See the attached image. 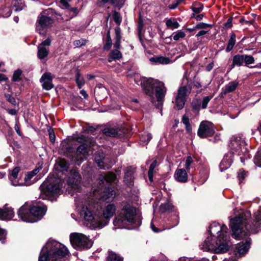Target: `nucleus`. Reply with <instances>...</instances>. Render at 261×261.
Here are the masks:
<instances>
[{
	"label": "nucleus",
	"instance_id": "32",
	"mask_svg": "<svg viewBox=\"0 0 261 261\" xmlns=\"http://www.w3.org/2000/svg\"><path fill=\"white\" fill-rule=\"evenodd\" d=\"M238 83L236 82H229L227 85L225 86L224 89V93H230L236 90L238 86Z\"/></svg>",
	"mask_w": 261,
	"mask_h": 261
},
{
	"label": "nucleus",
	"instance_id": "55",
	"mask_svg": "<svg viewBox=\"0 0 261 261\" xmlns=\"http://www.w3.org/2000/svg\"><path fill=\"white\" fill-rule=\"evenodd\" d=\"M144 26V20L143 17H139L138 22V32L140 34Z\"/></svg>",
	"mask_w": 261,
	"mask_h": 261
},
{
	"label": "nucleus",
	"instance_id": "61",
	"mask_svg": "<svg viewBox=\"0 0 261 261\" xmlns=\"http://www.w3.org/2000/svg\"><path fill=\"white\" fill-rule=\"evenodd\" d=\"M156 166H157V162H156V161L155 160L150 165L148 172L153 173L154 169L156 167Z\"/></svg>",
	"mask_w": 261,
	"mask_h": 261
},
{
	"label": "nucleus",
	"instance_id": "45",
	"mask_svg": "<svg viewBox=\"0 0 261 261\" xmlns=\"http://www.w3.org/2000/svg\"><path fill=\"white\" fill-rule=\"evenodd\" d=\"M112 44V40L111 38L110 32H108L107 34V41L106 43L103 46L105 50H109L111 48Z\"/></svg>",
	"mask_w": 261,
	"mask_h": 261
},
{
	"label": "nucleus",
	"instance_id": "17",
	"mask_svg": "<svg viewBox=\"0 0 261 261\" xmlns=\"http://www.w3.org/2000/svg\"><path fill=\"white\" fill-rule=\"evenodd\" d=\"M54 22L51 17H39L36 23V29L40 35H44L46 29Z\"/></svg>",
	"mask_w": 261,
	"mask_h": 261
},
{
	"label": "nucleus",
	"instance_id": "3",
	"mask_svg": "<svg viewBox=\"0 0 261 261\" xmlns=\"http://www.w3.org/2000/svg\"><path fill=\"white\" fill-rule=\"evenodd\" d=\"M68 252L64 245L55 240H49L42 249L39 261H60Z\"/></svg>",
	"mask_w": 261,
	"mask_h": 261
},
{
	"label": "nucleus",
	"instance_id": "34",
	"mask_svg": "<svg viewBox=\"0 0 261 261\" xmlns=\"http://www.w3.org/2000/svg\"><path fill=\"white\" fill-rule=\"evenodd\" d=\"M150 61L162 64H167L170 61L168 58L162 56L152 58L150 59Z\"/></svg>",
	"mask_w": 261,
	"mask_h": 261
},
{
	"label": "nucleus",
	"instance_id": "12",
	"mask_svg": "<svg viewBox=\"0 0 261 261\" xmlns=\"http://www.w3.org/2000/svg\"><path fill=\"white\" fill-rule=\"evenodd\" d=\"M227 227L223 225L221 226L217 222H213L209 227L208 231L210 237L217 238V239H221L223 241L224 239L227 238L229 241V237L227 234Z\"/></svg>",
	"mask_w": 261,
	"mask_h": 261
},
{
	"label": "nucleus",
	"instance_id": "22",
	"mask_svg": "<svg viewBox=\"0 0 261 261\" xmlns=\"http://www.w3.org/2000/svg\"><path fill=\"white\" fill-rule=\"evenodd\" d=\"M14 213L11 207H7L6 205L3 208H0V219L8 220L14 216Z\"/></svg>",
	"mask_w": 261,
	"mask_h": 261
},
{
	"label": "nucleus",
	"instance_id": "9",
	"mask_svg": "<svg viewBox=\"0 0 261 261\" xmlns=\"http://www.w3.org/2000/svg\"><path fill=\"white\" fill-rule=\"evenodd\" d=\"M70 241L72 246L76 249H89L92 246V242L83 233L73 232L70 235Z\"/></svg>",
	"mask_w": 261,
	"mask_h": 261
},
{
	"label": "nucleus",
	"instance_id": "16",
	"mask_svg": "<svg viewBox=\"0 0 261 261\" xmlns=\"http://www.w3.org/2000/svg\"><path fill=\"white\" fill-rule=\"evenodd\" d=\"M62 185L60 184L50 183L42 190V193L48 198L58 196L60 194Z\"/></svg>",
	"mask_w": 261,
	"mask_h": 261
},
{
	"label": "nucleus",
	"instance_id": "52",
	"mask_svg": "<svg viewBox=\"0 0 261 261\" xmlns=\"http://www.w3.org/2000/svg\"><path fill=\"white\" fill-rule=\"evenodd\" d=\"M193 159L191 158V156H188V158H187V160L186 161V164H185V167H186V170H190V165L193 163Z\"/></svg>",
	"mask_w": 261,
	"mask_h": 261
},
{
	"label": "nucleus",
	"instance_id": "40",
	"mask_svg": "<svg viewBox=\"0 0 261 261\" xmlns=\"http://www.w3.org/2000/svg\"><path fill=\"white\" fill-rule=\"evenodd\" d=\"M173 39L175 41H178L181 38H183L186 36V34L184 32L179 30L176 32H174L172 34Z\"/></svg>",
	"mask_w": 261,
	"mask_h": 261
},
{
	"label": "nucleus",
	"instance_id": "48",
	"mask_svg": "<svg viewBox=\"0 0 261 261\" xmlns=\"http://www.w3.org/2000/svg\"><path fill=\"white\" fill-rule=\"evenodd\" d=\"M87 40L84 39H81L80 40H75L73 42V45L77 47H81L86 44Z\"/></svg>",
	"mask_w": 261,
	"mask_h": 261
},
{
	"label": "nucleus",
	"instance_id": "46",
	"mask_svg": "<svg viewBox=\"0 0 261 261\" xmlns=\"http://www.w3.org/2000/svg\"><path fill=\"white\" fill-rule=\"evenodd\" d=\"M193 108L196 110H199L201 108V100L199 99H194L192 102Z\"/></svg>",
	"mask_w": 261,
	"mask_h": 261
},
{
	"label": "nucleus",
	"instance_id": "63",
	"mask_svg": "<svg viewBox=\"0 0 261 261\" xmlns=\"http://www.w3.org/2000/svg\"><path fill=\"white\" fill-rule=\"evenodd\" d=\"M232 18L229 17L227 20V22L225 23L224 25L227 28H230L232 27Z\"/></svg>",
	"mask_w": 261,
	"mask_h": 261
},
{
	"label": "nucleus",
	"instance_id": "54",
	"mask_svg": "<svg viewBox=\"0 0 261 261\" xmlns=\"http://www.w3.org/2000/svg\"><path fill=\"white\" fill-rule=\"evenodd\" d=\"M21 74V71L20 70L15 71L13 75V80L14 81H17L19 80L20 76Z\"/></svg>",
	"mask_w": 261,
	"mask_h": 261
},
{
	"label": "nucleus",
	"instance_id": "49",
	"mask_svg": "<svg viewBox=\"0 0 261 261\" xmlns=\"http://www.w3.org/2000/svg\"><path fill=\"white\" fill-rule=\"evenodd\" d=\"M212 25L208 24V23H205L203 22H199L196 24L195 26V29H205L208 27H211Z\"/></svg>",
	"mask_w": 261,
	"mask_h": 261
},
{
	"label": "nucleus",
	"instance_id": "29",
	"mask_svg": "<svg viewBox=\"0 0 261 261\" xmlns=\"http://www.w3.org/2000/svg\"><path fill=\"white\" fill-rule=\"evenodd\" d=\"M122 58V54L118 49H114L111 51L109 57L108 61L112 62L113 60H119Z\"/></svg>",
	"mask_w": 261,
	"mask_h": 261
},
{
	"label": "nucleus",
	"instance_id": "15",
	"mask_svg": "<svg viewBox=\"0 0 261 261\" xmlns=\"http://www.w3.org/2000/svg\"><path fill=\"white\" fill-rule=\"evenodd\" d=\"M67 184L75 190L79 191L81 188V176L75 169H72L66 179Z\"/></svg>",
	"mask_w": 261,
	"mask_h": 261
},
{
	"label": "nucleus",
	"instance_id": "42",
	"mask_svg": "<svg viewBox=\"0 0 261 261\" xmlns=\"http://www.w3.org/2000/svg\"><path fill=\"white\" fill-rule=\"evenodd\" d=\"M77 154L85 155L88 152L87 147L85 144H82L79 146L76 150Z\"/></svg>",
	"mask_w": 261,
	"mask_h": 261
},
{
	"label": "nucleus",
	"instance_id": "58",
	"mask_svg": "<svg viewBox=\"0 0 261 261\" xmlns=\"http://www.w3.org/2000/svg\"><path fill=\"white\" fill-rule=\"evenodd\" d=\"M181 0H176L172 4L169 6V8L171 9H175L177 6L181 2Z\"/></svg>",
	"mask_w": 261,
	"mask_h": 261
},
{
	"label": "nucleus",
	"instance_id": "43",
	"mask_svg": "<svg viewBox=\"0 0 261 261\" xmlns=\"http://www.w3.org/2000/svg\"><path fill=\"white\" fill-rule=\"evenodd\" d=\"M244 60L245 66L253 64L255 62L254 58L251 55H244Z\"/></svg>",
	"mask_w": 261,
	"mask_h": 261
},
{
	"label": "nucleus",
	"instance_id": "26",
	"mask_svg": "<svg viewBox=\"0 0 261 261\" xmlns=\"http://www.w3.org/2000/svg\"><path fill=\"white\" fill-rule=\"evenodd\" d=\"M231 163V156H229L228 154L225 155L219 165L221 171H223L228 169L230 166Z\"/></svg>",
	"mask_w": 261,
	"mask_h": 261
},
{
	"label": "nucleus",
	"instance_id": "47",
	"mask_svg": "<svg viewBox=\"0 0 261 261\" xmlns=\"http://www.w3.org/2000/svg\"><path fill=\"white\" fill-rule=\"evenodd\" d=\"M211 96H205L203 98L202 101H201V108L205 109L207 107V104L211 99Z\"/></svg>",
	"mask_w": 261,
	"mask_h": 261
},
{
	"label": "nucleus",
	"instance_id": "60",
	"mask_svg": "<svg viewBox=\"0 0 261 261\" xmlns=\"http://www.w3.org/2000/svg\"><path fill=\"white\" fill-rule=\"evenodd\" d=\"M202 9V7L200 4L195 5L193 7V11L195 13H199L201 11Z\"/></svg>",
	"mask_w": 261,
	"mask_h": 261
},
{
	"label": "nucleus",
	"instance_id": "39",
	"mask_svg": "<svg viewBox=\"0 0 261 261\" xmlns=\"http://www.w3.org/2000/svg\"><path fill=\"white\" fill-rule=\"evenodd\" d=\"M40 169L39 168H36L33 171L28 172L24 177V181L25 182L29 181L31 179V178L34 176L35 175H36L38 172L39 171Z\"/></svg>",
	"mask_w": 261,
	"mask_h": 261
},
{
	"label": "nucleus",
	"instance_id": "7",
	"mask_svg": "<svg viewBox=\"0 0 261 261\" xmlns=\"http://www.w3.org/2000/svg\"><path fill=\"white\" fill-rule=\"evenodd\" d=\"M213 237H207L200 247L203 251L213 252L215 253H222L226 252L229 246V241L224 239L223 241Z\"/></svg>",
	"mask_w": 261,
	"mask_h": 261
},
{
	"label": "nucleus",
	"instance_id": "28",
	"mask_svg": "<svg viewBox=\"0 0 261 261\" xmlns=\"http://www.w3.org/2000/svg\"><path fill=\"white\" fill-rule=\"evenodd\" d=\"M20 171L19 167H15L13 169L9 177V179L11 181V184L13 186L18 185L17 181L16 179L17 178L18 173Z\"/></svg>",
	"mask_w": 261,
	"mask_h": 261
},
{
	"label": "nucleus",
	"instance_id": "18",
	"mask_svg": "<svg viewBox=\"0 0 261 261\" xmlns=\"http://www.w3.org/2000/svg\"><path fill=\"white\" fill-rule=\"evenodd\" d=\"M51 39L48 38L38 46V57L42 60L46 57L49 53L48 47L50 45Z\"/></svg>",
	"mask_w": 261,
	"mask_h": 261
},
{
	"label": "nucleus",
	"instance_id": "10",
	"mask_svg": "<svg viewBox=\"0 0 261 261\" xmlns=\"http://www.w3.org/2000/svg\"><path fill=\"white\" fill-rule=\"evenodd\" d=\"M191 86L188 84L178 88L175 100L173 101L175 108L179 110L184 108L187 97L191 92Z\"/></svg>",
	"mask_w": 261,
	"mask_h": 261
},
{
	"label": "nucleus",
	"instance_id": "13",
	"mask_svg": "<svg viewBox=\"0 0 261 261\" xmlns=\"http://www.w3.org/2000/svg\"><path fill=\"white\" fill-rule=\"evenodd\" d=\"M215 133L214 124L208 121H202L199 125L197 135L201 138L212 136Z\"/></svg>",
	"mask_w": 261,
	"mask_h": 261
},
{
	"label": "nucleus",
	"instance_id": "2",
	"mask_svg": "<svg viewBox=\"0 0 261 261\" xmlns=\"http://www.w3.org/2000/svg\"><path fill=\"white\" fill-rule=\"evenodd\" d=\"M250 216V212L247 211L244 213V216L231 220L230 225L233 232L232 237L238 239L243 232L246 235L257 233V229L261 225V213L257 211L255 213V224L253 225L248 223L247 219Z\"/></svg>",
	"mask_w": 261,
	"mask_h": 261
},
{
	"label": "nucleus",
	"instance_id": "4",
	"mask_svg": "<svg viewBox=\"0 0 261 261\" xmlns=\"http://www.w3.org/2000/svg\"><path fill=\"white\" fill-rule=\"evenodd\" d=\"M114 226L118 228L126 227L128 225L135 226L141 224V216L139 210L129 205L124 206L119 215L113 221Z\"/></svg>",
	"mask_w": 261,
	"mask_h": 261
},
{
	"label": "nucleus",
	"instance_id": "59",
	"mask_svg": "<svg viewBox=\"0 0 261 261\" xmlns=\"http://www.w3.org/2000/svg\"><path fill=\"white\" fill-rule=\"evenodd\" d=\"M97 93H101V94H102V96H101V98L102 97H106V95H107V89L103 87V88H98L97 89Z\"/></svg>",
	"mask_w": 261,
	"mask_h": 261
},
{
	"label": "nucleus",
	"instance_id": "25",
	"mask_svg": "<svg viewBox=\"0 0 261 261\" xmlns=\"http://www.w3.org/2000/svg\"><path fill=\"white\" fill-rule=\"evenodd\" d=\"M95 160L98 166L101 169H108L111 167V165L106 163V159H105L103 153L99 154L98 156L96 155L95 157Z\"/></svg>",
	"mask_w": 261,
	"mask_h": 261
},
{
	"label": "nucleus",
	"instance_id": "14",
	"mask_svg": "<svg viewBox=\"0 0 261 261\" xmlns=\"http://www.w3.org/2000/svg\"><path fill=\"white\" fill-rule=\"evenodd\" d=\"M229 147L233 153H237L239 155L247 152L246 143L240 137H233L230 140Z\"/></svg>",
	"mask_w": 261,
	"mask_h": 261
},
{
	"label": "nucleus",
	"instance_id": "37",
	"mask_svg": "<svg viewBox=\"0 0 261 261\" xmlns=\"http://www.w3.org/2000/svg\"><path fill=\"white\" fill-rule=\"evenodd\" d=\"M57 164H58L59 166L61 168V170L62 171L67 170L69 164L65 159H59L58 162H57Z\"/></svg>",
	"mask_w": 261,
	"mask_h": 261
},
{
	"label": "nucleus",
	"instance_id": "21",
	"mask_svg": "<svg viewBox=\"0 0 261 261\" xmlns=\"http://www.w3.org/2000/svg\"><path fill=\"white\" fill-rule=\"evenodd\" d=\"M250 246V240L247 239L245 242H241L236 247V254L241 256L246 253Z\"/></svg>",
	"mask_w": 261,
	"mask_h": 261
},
{
	"label": "nucleus",
	"instance_id": "24",
	"mask_svg": "<svg viewBox=\"0 0 261 261\" xmlns=\"http://www.w3.org/2000/svg\"><path fill=\"white\" fill-rule=\"evenodd\" d=\"M174 177L176 180L180 182H185L188 180V174L184 169H177L175 172Z\"/></svg>",
	"mask_w": 261,
	"mask_h": 261
},
{
	"label": "nucleus",
	"instance_id": "51",
	"mask_svg": "<svg viewBox=\"0 0 261 261\" xmlns=\"http://www.w3.org/2000/svg\"><path fill=\"white\" fill-rule=\"evenodd\" d=\"M5 97L6 99L10 102L11 103H12L13 105H16V101L14 97L11 96L10 94H6L5 95Z\"/></svg>",
	"mask_w": 261,
	"mask_h": 261
},
{
	"label": "nucleus",
	"instance_id": "33",
	"mask_svg": "<svg viewBox=\"0 0 261 261\" xmlns=\"http://www.w3.org/2000/svg\"><path fill=\"white\" fill-rule=\"evenodd\" d=\"M236 44V35L234 33H231L230 39L228 40V44L226 48V51L228 53L231 51L234 44Z\"/></svg>",
	"mask_w": 261,
	"mask_h": 261
},
{
	"label": "nucleus",
	"instance_id": "38",
	"mask_svg": "<svg viewBox=\"0 0 261 261\" xmlns=\"http://www.w3.org/2000/svg\"><path fill=\"white\" fill-rule=\"evenodd\" d=\"M107 261H122V258L114 252H110Z\"/></svg>",
	"mask_w": 261,
	"mask_h": 261
},
{
	"label": "nucleus",
	"instance_id": "35",
	"mask_svg": "<svg viewBox=\"0 0 261 261\" xmlns=\"http://www.w3.org/2000/svg\"><path fill=\"white\" fill-rule=\"evenodd\" d=\"M233 64L237 66L243 65L244 63V55H236L233 57Z\"/></svg>",
	"mask_w": 261,
	"mask_h": 261
},
{
	"label": "nucleus",
	"instance_id": "57",
	"mask_svg": "<svg viewBox=\"0 0 261 261\" xmlns=\"http://www.w3.org/2000/svg\"><path fill=\"white\" fill-rule=\"evenodd\" d=\"M71 0H60V2L61 4L62 5V7L63 8L67 9V8H69V5L68 3Z\"/></svg>",
	"mask_w": 261,
	"mask_h": 261
},
{
	"label": "nucleus",
	"instance_id": "41",
	"mask_svg": "<svg viewBox=\"0 0 261 261\" xmlns=\"http://www.w3.org/2000/svg\"><path fill=\"white\" fill-rule=\"evenodd\" d=\"M166 25L171 29H177L179 26V23L176 21L172 20L171 19L167 20Z\"/></svg>",
	"mask_w": 261,
	"mask_h": 261
},
{
	"label": "nucleus",
	"instance_id": "53",
	"mask_svg": "<svg viewBox=\"0 0 261 261\" xmlns=\"http://www.w3.org/2000/svg\"><path fill=\"white\" fill-rule=\"evenodd\" d=\"M246 176V173L243 170H240L239 172L238 173V177L240 182H242V180L245 178Z\"/></svg>",
	"mask_w": 261,
	"mask_h": 261
},
{
	"label": "nucleus",
	"instance_id": "27",
	"mask_svg": "<svg viewBox=\"0 0 261 261\" xmlns=\"http://www.w3.org/2000/svg\"><path fill=\"white\" fill-rule=\"evenodd\" d=\"M120 130L117 128L107 127L103 129L105 135L109 137H116L121 135Z\"/></svg>",
	"mask_w": 261,
	"mask_h": 261
},
{
	"label": "nucleus",
	"instance_id": "44",
	"mask_svg": "<svg viewBox=\"0 0 261 261\" xmlns=\"http://www.w3.org/2000/svg\"><path fill=\"white\" fill-rule=\"evenodd\" d=\"M182 122L185 125L186 130L190 132L191 131V126L189 122V117L187 116L184 115L182 118Z\"/></svg>",
	"mask_w": 261,
	"mask_h": 261
},
{
	"label": "nucleus",
	"instance_id": "31",
	"mask_svg": "<svg viewBox=\"0 0 261 261\" xmlns=\"http://www.w3.org/2000/svg\"><path fill=\"white\" fill-rule=\"evenodd\" d=\"M115 43L114 44V47L116 49H118L120 46V42L121 39L120 29L119 27H116L115 29Z\"/></svg>",
	"mask_w": 261,
	"mask_h": 261
},
{
	"label": "nucleus",
	"instance_id": "8",
	"mask_svg": "<svg viewBox=\"0 0 261 261\" xmlns=\"http://www.w3.org/2000/svg\"><path fill=\"white\" fill-rule=\"evenodd\" d=\"M142 84L147 94L151 96L153 89L154 88L157 100L161 102L163 100L167 92V88L164 83L153 79H145L143 81Z\"/></svg>",
	"mask_w": 261,
	"mask_h": 261
},
{
	"label": "nucleus",
	"instance_id": "6",
	"mask_svg": "<svg viewBox=\"0 0 261 261\" xmlns=\"http://www.w3.org/2000/svg\"><path fill=\"white\" fill-rule=\"evenodd\" d=\"M46 208L44 206L36 204L32 205L26 202L18 210L17 214L23 221L27 222H35L40 220L45 215Z\"/></svg>",
	"mask_w": 261,
	"mask_h": 261
},
{
	"label": "nucleus",
	"instance_id": "30",
	"mask_svg": "<svg viewBox=\"0 0 261 261\" xmlns=\"http://www.w3.org/2000/svg\"><path fill=\"white\" fill-rule=\"evenodd\" d=\"M13 5V10L15 12L20 11L25 7L23 0H14Z\"/></svg>",
	"mask_w": 261,
	"mask_h": 261
},
{
	"label": "nucleus",
	"instance_id": "11",
	"mask_svg": "<svg viewBox=\"0 0 261 261\" xmlns=\"http://www.w3.org/2000/svg\"><path fill=\"white\" fill-rule=\"evenodd\" d=\"M191 86L188 84L178 88L175 100L173 101L175 108L179 110L184 108L187 97L191 92Z\"/></svg>",
	"mask_w": 261,
	"mask_h": 261
},
{
	"label": "nucleus",
	"instance_id": "20",
	"mask_svg": "<svg viewBox=\"0 0 261 261\" xmlns=\"http://www.w3.org/2000/svg\"><path fill=\"white\" fill-rule=\"evenodd\" d=\"M53 77L51 73L45 72L43 73L40 79L43 89L50 90L53 88L54 86L53 83Z\"/></svg>",
	"mask_w": 261,
	"mask_h": 261
},
{
	"label": "nucleus",
	"instance_id": "62",
	"mask_svg": "<svg viewBox=\"0 0 261 261\" xmlns=\"http://www.w3.org/2000/svg\"><path fill=\"white\" fill-rule=\"evenodd\" d=\"M49 139L51 142H54L55 141V135L53 130H49Z\"/></svg>",
	"mask_w": 261,
	"mask_h": 261
},
{
	"label": "nucleus",
	"instance_id": "5",
	"mask_svg": "<svg viewBox=\"0 0 261 261\" xmlns=\"http://www.w3.org/2000/svg\"><path fill=\"white\" fill-rule=\"evenodd\" d=\"M116 179L115 174L108 172L101 174L99 176V186L98 189H95L93 192L92 199H101L108 202L113 200L115 197V191L109 187L104 186L105 183L112 182Z\"/></svg>",
	"mask_w": 261,
	"mask_h": 261
},
{
	"label": "nucleus",
	"instance_id": "56",
	"mask_svg": "<svg viewBox=\"0 0 261 261\" xmlns=\"http://www.w3.org/2000/svg\"><path fill=\"white\" fill-rule=\"evenodd\" d=\"M150 261H166V259L163 255H160L158 257H152Z\"/></svg>",
	"mask_w": 261,
	"mask_h": 261
},
{
	"label": "nucleus",
	"instance_id": "19",
	"mask_svg": "<svg viewBox=\"0 0 261 261\" xmlns=\"http://www.w3.org/2000/svg\"><path fill=\"white\" fill-rule=\"evenodd\" d=\"M160 211L162 213H165L167 212H175V216L177 217L175 223L169 227V228H172L175 226H176L179 222V213L175 209L174 206L172 205V204L169 202L162 203L160 205L159 207Z\"/></svg>",
	"mask_w": 261,
	"mask_h": 261
},
{
	"label": "nucleus",
	"instance_id": "23",
	"mask_svg": "<svg viewBox=\"0 0 261 261\" xmlns=\"http://www.w3.org/2000/svg\"><path fill=\"white\" fill-rule=\"evenodd\" d=\"M134 172V169L130 167H128L125 170L124 181L128 186L133 185Z\"/></svg>",
	"mask_w": 261,
	"mask_h": 261
},
{
	"label": "nucleus",
	"instance_id": "36",
	"mask_svg": "<svg viewBox=\"0 0 261 261\" xmlns=\"http://www.w3.org/2000/svg\"><path fill=\"white\" fill-rule=\"evenodd\" d=\"M76 83L77 85L79 88L81 89L85 84V81L84 79L81 76V74L79 70L76 71Z\"/></svg>",
	"mask_w": 261,
	"mask_h": 261
},
{
	"label": "nucleus",
	"instance_id": "64",
	"mask_svg": "<svg viewBox=\"0 0 261 261\" xmlns=\"http://www.w3.org/2000/svg\"><path fill=\"white\" fill-rule=\"evenodd\" d=\"M240 23H241L242 24H247V25H250L252 24V22L251 20H245L244 18H242L240 20Z\"/></svg>",
	"mask_w": 261,
	"mask_h": 261
},
{
	"label": "nucleus",
	"instance_id": "50",
	"mask_svg": "<svg viewBox=\"0 0 261 261\" xmlns=\"http://www.w3.org/2000/svg\"><path fill=\"white\" fill-rule=\"evenodd\" d=\"M254 163L258 167H261V154L257 153L254 156Z\"/></svg>",
	"mask_w": 261,
	"mask_h": 261
},
{
	"label": "nucleus",
	"instance_id": "1",
	"mask_svg": "<svg viewBox=\"0 0 261 261\" xmlns=\"http://www.w3.org/2000/svg\"><path fill=\"white\" fill-rule=\"evenodd\" d=\"M80 217L85 221V224L91 229L101 228L107 225L116 212L114 204H108L103 210L102 215L93 216L87 206H82L79 210Z\"/></svg>",
	"mask_w": 261,
	"mask_h": 261
}]
</instances>
